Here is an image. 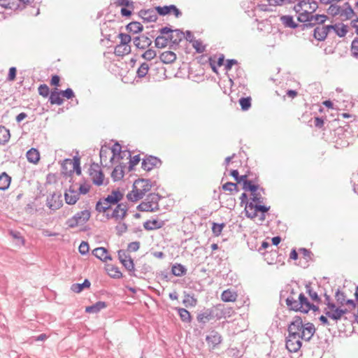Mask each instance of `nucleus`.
I'll use <instances>...</instances> for the list:
<instances>
[{
	"instance_id": "nucleus-1",
	"label": "nucleus",
	"mask_w": 358,
	"mask_h": 358,
	"mask_svg": "<svg viewBox=\"0 0 358 358\" xmlns=\"http://www.w3.org/2000/svg\"><path fill=\"white\" fill-rule=\"evenodd\" d=\"M124 197V193L119 189H113L106 197L101 198L96 203L95 209L99 213H105L112 205L119 203Z\"/></svg>"
},
{
	"instance_id": "nucleus-2",
	"label": "nucleus",
	"mask_w": 358,
	"mask_h": 358,
	"mask_svg": "<svg viewBox=\"0 0 358 358\" xmlns=\"http://www.w3.org/2000/svg\"><path fill=\"white\" fill-rule=\"evenodd\" d=\"M161 199L162 196L159 194H149L136 208L141 212H155L159 209V201Z\"/></svg>"
},
{
	"instance_id": "nucleus-3",
	"label": "nucleus",
	"mask_w": 358,
	"mask_h": 358,
	"mask_svg": "<svg viewBox=\"0 0 358 358\" xmlns=\"http://www.w3.org/2000/svg\"><path fill=\"white\" fill-rule=\"evenodd\" d=\"M91 213L89 210H83L76 213L73 217L69 218L66 224L69 228H75L78 225L85 224L90 218Z\"/></svg>"
},
{
	"instance_id": "nucleus-4",
	"label": "nucleus",
	"mask_w": 358,
	"mask_h": 358,
	"mask_svg": "<svg viewBox=\"0 0 358 358\" xmlns=\"http://www.w3.org/2000/svg\"><path fill=\"white\" fill-rule=\"evenodd\" d=\"M249 210H246V217L254 219L257 216L259 213V221L263 222L266 219V213L270 210V206L265 205H252V203L248 204Z\"/></svg>"
},
{
	"instance_id": "nucleus-5",
	"label": "nucleus",
	"mask_w": 358,
	"mask_h": 358,
	"mask_svg": "<svg viewBox=\"0 0 358 358\" xmlns=\"http://www.w3.org/2000/svg\"><path fill=\"white\" fill-rule=\"evenodd\" d=\"M303 328V324L301 317L299 315H296L289 324L287 331L290 336H292L294 338H299L301 334L299 332H302Z\"/></svg>"
},
{
	"instance_id": "nucleus-6",
	"label": "nucleus",
	"mask_w": 358,
	"mask_h": 358,
	"mask_svg": "<svg viewBox=\"0 0 358 358\" xmlns=\"http://www.w3.org/2000/svg\"><path fill=\"white\" fill-rule=\"evenodd\" d=\"M215 311V317L218 320L222 318L230 317L235 313L234 309L225 304H217L213 307Z\"/></svg>"
},
{
	"instance_id": "nucleus-7",
	"label": "nucleus",
	"mask_w": 358,
	"mask_h": 358,
	"mask_svg": "<svg viewBox=\"0 0 358 358\" xmlns=\"http://www.w3.org/2000/svg\"><path fill=\"white\" fill-rule=\"evenodd\" d=\"M162 162L161 159L157 157L149 155L147 157L143 159L141 163V167L146 171H150L154 168L159 167Z\"/></svg>"
},
{
	"instance_id": "nucleus-8",
	"label": "nucleus",
	"mask_w": 358,
	"mask_h": 358,
	"mask_svg": "<svg viewBox=\"0 0 358 358\" xmlns=\"http://www.w3.org/2000/svg\"><path fill=\"white\" fill-rule=\"evenodd\" d=\"M47 206L52 210H56L59 209L63 206V201L62 200V194H56L53 192L46 199Z\"/></svg>"
},
{
	"instance_id": "nucleus-9",
	"label": "nucleus",
	"mask_w": 358,
	"mask_h": 358,
	"mask_svg": "<svg viewBox=\"0 0 358 358\" xmlns=\"http://www.w3.org/2000/svg\"><path fill=\"white\" fill-rule=\"evenodd\" d=\"M89 173L94 185H103L104 176L102 171L99 169L98 164H93L89 169Z\"/></svg>"
},
{
	"instance_id": "nucleus-10",
	"label": "nucleus",
	"mask_w": 358,
	"mask_h": 358,
	"mask_svg": "<svg viewBox=\"0 0 358 358\" xmlns=\"http://www.w3.org/2000/svg\"><path fill=\"white\" fill-rule=\"evenodd\" d=\"M71 165L73 169L69 171V173L71 174L73 172H76L77 175L81 174V168H80V157L78 156H75L73 159H66L64 160V164H62L63 173L66 174L67 172H64L66 170V165Z\"/></svg>"
},
{
	"instance_id": "nucleus-11",
	"label": "nucleus",
	"mask_w": 358,
	"mask_h": 358,
	"mask_svg": "<svg viewBox=\"0 0 358 358\" xmlns=\"http://www.w3.org/2000/svg\"><path fill=\"white\" fill-rule=\"evenodd\" d=\"M116 207L111 213V217H114L116 220H123L126 217L128 211V206L127 203H119L115 204Z\"/></svg>"
},
{
	"instance_id": "nucleus-12",
	"label": "nucleus",
	"mask_w": 358,
	"mask_h": 358,
	"mask_svg": "<svg viewBox=\"0 0 358 358\" xmlns=\"http://www.w3.org/2000/svg\"><path fill=\"white\" fill-rule=\"evenodd\" d=\"M336 26H322V27H316L313 30V37L319 41H323L327 38L328 33L331 28H335Z\"/></svg>"
},
{
	"instance_id": "nucleus-13",
	"label": "nucleus",
	"mask_w": 358,
	"mask_h": 358,
	"mask_svg": "<svg viewBox=\"0 0 358 358\" xmlns=\"http://www.w3.org/2000/svg\"><path fill=\"white\" fill-rule=\"evenodd\" d=\"M285 345L289 352H296L301 348L302 343L300 341V338H294L292 336L288 335L285 340Z\"/></svg>"
},
{
	"instance_id": "nucleus-14",
	"label": "nucleus",
	"mask_w": 358,
	"mask_h": 358,
	"mask_svg": "<svg viewBox=\"0 0 358 358\" xmlns=\"http://www.w3.org/2000/svg\"><path fill=\"white\" fill-rule=\"evenodd\" d=\"M141 184V188L138 189L140 192H143V196L149 192L151 188L153 187L154 184L151 182L150 179H144V178H138L136 180L133 185V189L137 188V185Z\"/></svg>"
},
{
	"instance_id": "nucleus-15",
	"label": "nucleus",
	"mask_w": 358,
	"mask_h": 358,
	"mask_svg": "<svg viewBox=\"0 0 358 358\" xmlns=\"http://www.w3.org/2000/svg\"><path fill=\"white\" fill-rule=\"evenodd\" d=\"M316 329L314 324L311 322H308L303 325V328L302 332L300 334L299 338L306 341H310Z\"/></svg>"
},
{
	"instance_id": "nucleus-16",
	"label": "nucleus",
	"mask_w": 358,
	"mask_h": 358,
	"mask_svg": "<svg viewBox=\"0 0 358 358\" xmlns=\"http://www.w3.org/2000/svg\"><path fill=\"white\" fill-rule=\"evenodd\" d=\"M133 42L134 45L141 50H145L149 48L152 43L150 38L145 35H141L134 38Z\"/></svg>"
},
{
	"instance_id": "nucleus-17",
	"label": "nucleus",
	"mask_w": 358,
	"mask_h": 358,
	"mask_svg": "<svg viewBox=\"0 0 358 358\" xmlns=\"http://www.w3.org/2000/svg\"><path fill=\"white\" fill-rule=\"evenodd\" d=\"M138 15L143 19V22H154L158 18L156 10L152 9L141 10L138 12Z\"/></svg>"
},
{
	"instance_id": "nucleus-18",
	"label": "nucleus",
	"mask_w": 358,
	"mask_h": 358,
	"mask_svg": "<svg viewBox=\"0 0 358 358\" xmlns=\"http://www.w3.org/2000/svg\"><path fill=\"white\" fill-rule=\"evenodd\" d=\"M348 313V309L346 308H341L340 307H338L334 310V312H331L330 310H327V308H324V313L330 319L338 321L341 319L342 316L345 314Z\"/></svg>"
},
{
	"instance_id": "nucleus-19",
	"label": "nucleus",
	"mask_w": 358,
	"mask_h": 358,
	"mask_svg": "<svg viewBox=\"0 0 358 358\" xmlns=\"http://www.w3.org/2000/svg\"><path fill=\"white\" fill-rule=\"evenodd\" d=\"M79 194L70 187L68 190L64 192L65 202L69 205H74L79 199Z\"/></svg>"
},
{
	"instance_id": "nucleus-20",
	"label": "nucleus",
	"mask_w": 358,
	"mask_h": 358,
	"mask_svg": "<svg viewBox=\"0 0 358 358\" xmlns=\"http://www.w3.org/2000/svg\"><path fill=\"white\" fill-rule=\"evenodd\" d=\"M176 58L177 57L175 52L172 51H165L159 56L160 62H156L155 64L161 65V63L171 64L176 61Z\"/></svg>"
},
{
	"instance_id": "nucleus-21",
	"label": "nucleus",
	"mask_w": 358,
	"mask_h": 358,
	"mask_svg": "<svg viewBox=\"0 0 358 358\" xmlns=\"http://www.w3.org/2000/svg\"><path fill=\"white\" fill-rule=\"evenodd\" d=\"M258 178L257 176L254 178H249L248 181H245L243 185V189L246 192H250V193H253L259 190V185L257 184Z\"/></svg>"
},
{
	"instance_id": "nucleus-22",
	"label": "nucleus",
	"mask_w": 358,
	"mask_h": 358,
	"mask_svg": "<svg viewBox=\"0 0 358 358\" xmlns=\"http://www.w3.org/2000/svg\"><path fill=\"white\" fill-rule=\"evenodd\" d=\"M206 341L208 344H211L213 348L220 344L222 338L221 335L215 330L210 331L209 334L206 336Z\"/></svg>"
},
{
	"instance_id": "nucleus-23",
	"label": "nucleus",
	"mask_w": 358,
	"mask_h": 358,
	"mask_svg": "<svg viewBox=\"0 0 358 358\" xmlns=\"http://www.w3.org/2000/svg\"><path fill=\"white\" fill-rule=\"evenodd\" d=\"M92 255L102 262L112 260L111 256L108 254L107 249L103 247H99L93 250Z\"/></svg>"
},
{
	"instance_id": "nucleus-24",
	"label": "nucleus",
	"mask_w": 358,
	"mask_h": 358,
	"mask_svg": "<svg viewBox=\"0 0 358 358\" xmlns=\"http://www.w3.org/2000/svg\"><path fill=\"white\" fill-rule=\"evenodd\" d=\"M298 307L296 309H294L295 312H301L303 313V310H306V308H308L310 307V303L308 298L305 296L303 293H301L298 296Z\"/></svg>"
},
{
	"instance_id": "nucleus-25",
	"label": "nucleus",
	"mask_w": 358,
	"mask_h": 358,
	"mask_svg": "<svg viewBox=\"0 0 358 358\" xmlns=\"http://www.w3.org/2000/svg\"><path fill=\"white\" fill-rule=\"evenodd\" d=\"M164 221L154 219L152 220H147L143 223V227L147 231H152L161 229L164 225Z\"/></svg>"
},
{
	"instance_id": "nucleus-26",
	"label": "nucleus",
	"mask_w": 358,
	"mask_h": 358,
	"mask_svg": "<svg viewBox=\"0 0 358 358\" xmlns=\"http://www.w3.org/2000/svg\"><path fill=\"white\" fill-rule=\"evenodd\" d=\"M61 96V90H58L57 88H55V90H52L49 95L50 103L52 105L56 104L57 106H61L64 102V100Z\"/></svg>"
},
{
	"instance_id": "nucleus-27",
	"label": "nucleus",
	"mask_w": 358,
	"mask_h": 358,
	"mask_svg": "<svg viewBox=\"0 0 358 358\" xmlns=\"http://www.w3.org/2000/svg\"><path fill=\"white\" fill-rule=\"evenodd\" d=\"M280 22L285 27L290 29H299V24L296 23L294 20V17L289 15H282L280 18Z\"/></svg>"
},
{
	"instance_id": "nucleus-28",
	"label": "nucleus",
	"mask_w": 358,
	"mask_h": 358,
	"mask_svg": "<svg viewBox=\"0 0 358 358\" xmlns=\"http://www.w3.org/2000/svg\"><path fill=\"white\" fill-rule=\"evenodd\" d=\"M215 317L214 308L208 309L203 313H201L197 315V320L200 323L206 324L211 319Z\"/></svg>"
},
{
	"instance_id": "nucleus-29",
	"label": "nucleus",
	"mask_w": 358,
	"mask_h": 358,
	"mask_svg": "<svg viewBox=\"0 0 358 358\" xmlns=\"http://www.w3.org/2000/svg\"><path fill=\"white\" fill-rule=\"evenodd\" d=\"M106 307L107 304L106 302L99 301L92 306H87L85 312L87 313H97Z\"/></svg>"
},
{
	"instance_id": "nucleus-30",
	"label": "nucleus",
	"mask_w": 358,
	"mask_h": 358,
	"mask_svg": "<svg viewBox=\"0 0 358 358\" xmlns=\"http://www.w3.org/2000/svg\"><path fill=\"white\" fill-rule=\"evenodd\" d=\"M28 162L37 164L40 159V154L36 148H31L26 154Z\"/></svg>"
},
{
	"instance_id": "nucleus-31",
	"label": "nucleus",
	"mask_w": 358,
	"mask_h": 358,
	"mask_svg": "<svg viewBox=\"0 0 358 358\" xmlns=\"http://www.w3.org/2000/svg\"><path fill=\"white\" fill-rule=\"evenodd\" d=\"M11 182V177L6 172L0 174V190L5 191L8 189Z\"/></svg>"
},
{
	"instance_id": "nucleus-32",
	"label": "nucleus",
	"mask_w": 358,
	"mask_h": 358,
	"mask_svg": "<svg viewBox=\"0 0 358 358\" xmlns=\"http://www.w3.org/2000/svg\"><path fill=\"white\" fill-rule=\"evenodd\" d=\"M171 273L173 275L181 277L187 273V268L181 264H175L171 267Z\"/></svg>"
},
{
	"instance_id": "nucleus-33",
	"label": "nucleus",
	"mask_w": 358,
	"mask_h": 358,
	"mask_svg": "<svg viewBox=\"0 0 358 358\" xmlns=\"http://www.w3.org/2000/svg\"><path fill=\"white\" fill-rule=\"evenodd\" d=\"M91 282L88 279H85L82 283H74L71 285V289L75 293H80L85 288H90Z\"/></svg>"
},
{
	"instance_id": "nucleus-34",
	"label": "nucleus",
	"mask_w": 358,
	"mask_h": 358,
	"mask_svg": "<svg viewBox=\"0 0 358 358\" xmlns=\"http://www.w3.org/2000/svg\"><path fill=\"white\" fill-rule=\"evenodd\" d=\"M126 29L129 32H131L133 34H138L143 31V27L140 22L134 21V22H129L126 26Z\"/></svg>"
},
{
	"instance_id": "nucleus-35",
	"label": "nucleus",
	"mask_w": 358,
	"mask_h": 358,
	"mask_svg": "<svg viewBox=\"0 0 358 358\" xmlns=\"http://www.w3.org/2000/svg\"><path fill=\"white\" fill-rule=\"evenodd\" d=\"M237 294L230 289H227L222 292L221 299L224 302H233L236 300Z\"/></svg>"
},
{
	"instance_id": "nucleus-36",
	"label": "nucleus",
	"mask_w": 358,
	"mask_h": 358,
	"mask_svg": "<svg viewBox=\"0 0 358 358\" xmlns=\"http://www.w3.org/2000/svg\"><path fill=\"white\" fill-rule=\"evenodd\" d=\"M124 165L120 164V165L115 166L112 171L111 177L114 181H117L121 180L124 177V171L123 168Z\"/></svg>"
},
{
	"instance_id": "nucleus-37",
	"label": "nucleus",
	"mask_w": 358,
	"mask_h": 358,
	"mask_svg": "<svg viewBox=\"0 0 358 358\" xmlns=\"http://www.w3.org/2000/svg\"><path fill=\"white\" fill-rule=\"evenodd\" d=\"M143 197V192L141 193L138 188H132V190L127 194V199L132 202H136Z\"/></svg>"
},
{
	"instance_id": "nucleus-38",
	"label": "nucleus",
	"mask_w": 358,
	"mask_h": 358,
	"mask_svg": "<svg viewBox=\"0 0 358 358\" xmlns=\"http://www.w3.org/2000/svg\"><path fill=\"white\" fill-rule=\"evenodd\" d=\"M108 274L113 278L119 279L122 277V273L119 268L113 265H108L106 268Z\"/></svg>"
},
{
	"instance_id": "nucleus-39",
	"label": "nucleus",
	"mask_w": 358,
	"mask_h": 358,
	"mask_svg": "<svg viewBox=\"0 0 358 358\" xmlns=\"http://www.w3.org/2000/svg\"><path fill=\"white\" fill-rule=\"evenodd\" d=\"M121 264L129 272L130 275L136 276L135 274L134 260L131 259V256L128 257V259L122 261Z\"/></svg>"
},
{
	"instance_id": "nucleus-40",
	"label": "nucleus",
	"mask_w": 358,
	"mask_h": 358,
	"mask_svg": "<svg viewBox=\"0 0 358 358\" xmlns=\"http://www.w3.org/2000/svg\"><path fill=\"white\" fill-rule=\"evenodd\" d=\"M131 52L130 45L118 44L115 48V54L117 56L122 57L125 55L129 54Z\"/></svg>"
},
{
	"instance_id": "nucleus-41",
	"label": "nucleus",
	"mask_w": 358,
	"mask_h": 358,
	"mask_svg": "<svg viewBox=\"0 0 358 358\" xmlns=\"http://www.w3.org/2000/svg\"><path fill=\"white\" fill-rule=\"evenodd\" d=\"M10 138L9 129L4 126H0V145H5Z\"/></svg>"
},
{
	"instance_id": "nucleus-42",
	"label": "nucleus",
	"mask_w": 358,
	"mask_h": 358,
	"mask_svg": "<svg viewBox=\"0 0 358 358\" xmlns=\"http://www.w3.org/2000/svg\"><path fill=\"white\" fill-rule=\"evenodd\" d=\"M178 315L183 322H190L192 321V316L190 313L183 308H176Z\"/></svg>"
},
{
	"instance_id": "nucleus-43",
	"label": "nucleus",
	"mask_w": 358,
	"mask_h": 358,
	"mask_svg": "<svg viewBox=\"0 0 358 358\" xmlns=\"http://www.w3.org/2000/svg\"><path fill=\"white\" fill-rule=\"evenodd\" d=\"M341 27H339V24H329V26H336L335 28H331V30H334L337 36L339 37H344L348 31V26L344 24H341Z\"/></svg>"
},
{
	"instance_id": "nucleus-44",
	"label": "nucleus",
	"mask_w": 358,
	"mask_h": 358,
	"mask_svg": "<svg viewBox=\"0 0 358 358\" xmlns=\"http://www.w3.org/2000/svg\"><path fill=\"white\" fill-rule=\"evenodd\" d=\"M169 38L164 36H158L155 40V45L157 48H164L167 46Z\"/></svg>"
},
{
	"instance_id": "nucleus-45",
	"label": "nucleus",
	"mask_w": 358,
	"mask_h": 358,
	"mask_svg": "<svg viewBox=\"0 0 358 358\" xmlns=\"http://www.w3.org/2000/svg\"><path fill=\"white\" fill-rule=\"evenodd\" d=\"M150 69V65L146 62H143L136 71L137 76L140 78H144Z\"/></svg>"
},
{
	"instance_id": "nucleus-46",
	"label": "nucleus",
	"mask_w": 358,
	"mask_h": 358,
	"mask_svg": "<svg viewBox=\"0 0 358 358\" xmlns=\"http://www.w3.org/2000/svg\"><path fill=\"white\" fill-rule=\"evenodd\" d=\"M251 196L252 198L250 203H252V205H262V203H263L264 199L260 192L257 190V192L251 193Z\"/></svg>"
},
{
	"instance_id": "nucleus-47",
	"label": "nucleus",
	"mask_w": 358,
	"mask_h": 358,
	"mask_svg": "<svg viewBox=\"0 0 358 358\" xmlns=\"http://www.w3.org/2000/svg\"><path fill=\"white\" fill-rule=\"evenodd\" d=\"M297 301L295 297L292 295H289L285 298L286 305L290 310L294 311V309H296L298 307Z\"/></svg>"
},
{
	"instance_id": "nucleus-48",
	"label": "nucleus",
	"mask_w": 358,
	"mask_h": 358,
	"mask_svg": "<svg viewBox=\"0 0 358 358\" xmlns=\"http://www.w3.org/2000/svg\"><path fill=\"white\" fill-rule=\"evenodd\" d=\"M155 10L160 16H166L171 14V5L169 6H158L155 7Z\"/></svg>"
},
{
	"instance_id": "nucleus-49",
	"label": "nucleus",
	"mask_w": 358,
	"mask_h": 358,
	"mask_svg": "<svg viewBox=\"0 0 358 358\" xmlns=\"http://www.w3.org/2000/svg\"><path fill=\"white\" fill-rule=\"evenodd\" d=\"M313 14L312 12H309L308 10H304L299 14L297 17V20L300 22H306L309 21H312Z\"/></svg>"
},
{
	"instance_id": "nucleus-50",
	"label": "nucleus",
	"mask_w": 358,
	"mask_h": 358,
	"mask_svg": "<svg viewBox=\"0 0 358 358\" xmlns=\"http://www.w3.org/2000/svg\"><path fill=\"white\" fill-rule=\"evenodd\" d=\"M306 292L308 293V294L313 301H316L317 303L321 302V298L318 296L316 292L313 290L310 286V283L306 285Z\"/></svg>"
},
{
	"instance_id": "nucleus-51",
	"label": "nucleus",
	"mask_w": 358,
	"mask_h": 358,
	"mask_svg": "<svg viewBox=\"0 0 358 358\" xmlns=\"http://www.w3.org/2000/svg\"><path fill=\"white\" fill-rule=\"evenodd\" d=\"M251 101L250 96L241 97L238 100L241 109L244 111L248 110L251 107Z\"/></svg>"
},
{
	"instance_id": "nucleus-52",
	"label": "nucleus",
	"mask_w": 358,
	"mask_h": 358,
	"mask_svg": "<svg viewBox=\"0 0 358 358\" xmlns=\"http://www.w3.org/2000/svg\"><path fill=\"white\" fill-rule=\"evenodd\" d=\"M167 35L168 36L166 38H169V41L171 42L169 48L171 49L176 50V48L179 45L180 43L181 42V38H175V35L173 33H170Z\"/></svg>"
},
{
	"instance_id": "nucleus-53",
	"label": "nucleus",
	"mask_w": 358,
	"mask_h": 358,
	"mask_svg": "<svg viewBox=\"0 0 358 358\" xmlns=\"http://www.w3.org/2000/svg\"><path fill=\"white\" fill-rule=\"evenodd\" d=\"M197 300L190 294H185V299L182 301V303L186 306H195L196 305Z\"/></svg>"
},
{
	"instance_id": "nucleus-54",
	"label": "nucleus",
	"mask_w": 358,
	"mask_h": 358,
	"mask_svg": "<svg viewBox=\"0 0 358 358\" xmlns=\"http://www.w3.org/2000/svg\"><path fill=\"white\" fill-rule=\"evenodd\" d=\"M340 15L341 16L345 17V20H350L354 15H355V13L352 7L345 8L343 9L341 8Z\"/></svg>"
},
{
	"instance_id": "nucleus-55",
	"label": "nucleus",
	"mask_w": 358,
	"mask_h": 358,
	"mask_svg": "<svg viewBox=\"0 0 358 358\" xmlns=\"http://www.w3.org/2000/svg\"><path fill=\"white\" fill-rule=\"evenodd\" d=\"M225 227V224L222 223H213L212 226V231L214 236H218L221 234L224 227Z\"/></svg>"
},
{
	"instance_id": "nucleus-56",
	"label": "nucleus",
	"mask_w": 358,
	"mask_h": 358,
	"mask_svg": "<svg viewBox=\"0 0 358 358\" xmlns=\"http://www.w3.org/2000/svg\"><path fill=\"white\" fill-rule=\"evenodd\" d=\"M156 56L157 52L152 48L147 50L141 55V57L147 61H151L152 59L155 58Z\"/></svg>"
},
{
	"instance_id": "nucleus-57",
	"label": "nucleus",
	"mask_w": 358,
	"mask_h": 358,
	"mask_svg": "<svg viewBox=\"0 0 358 358\" xmlns=\"http://www.w3.org/2000/svg\"><path fill=\"white\" fill-rule=\"evenodd\" d=\"M350 52H351V55L353 57L358 59V38H355L352 41L351 47H350Z\"/></svg>"
},
{
	"instance_id": "nucleus-58",
	"label": "nucleus",
	"mask_w": 358,
	"mask_h": 358,
	"mask_svg": "<svg viewBox=\"0 0 358 358\" xmlns=\"http://www.w3.org/2000/svg\"><path fill=\"white\" fill-rule=\"evenodd\" d=\"M38 94L43 97H48L50 95V88L46 84H41L38 88Z\"/></svg>"
},
{
	"instance_id": "nucleus-59",
	"label": "nucleus",
	"mask_w": 358,
	"mask_h": 358,
	"mask_svg": "<svg viewBox=\"0 0 358 358\" xmlns=\"http://www.w3.org/2000/svg\"><path fill=\"white\" fill-rule=\"evenodd\" d=\"M341 6L336 4H331L327 9V13L333 17L336 16L341 13Z\"/></svg>"
},
{
	"instance_id": "nucleus-60",
	"label": "nucleus",
	"mask_w": 358,
	"mask_h": 358,
	"mask_svg": "<svg viewBox=\"0 0 358 358\" xmlns=\"http://www.w3.org/2000/svg\"><path fill=\"white\" fill-rule=\"evenodd\" d=\"M192 44L197 53H203L205 51L206 47L201 41L194 40Z\"/></svg>"
},
{
	"instance_id": "nucleus-61",
	"label": "nucleus",
	"mask_w": 358,
	"mask_h": 358,
	"mask_svg": "<svg viewBox=\"0 0 358 358\" xmlns=\"http://www.w3.org/2000/svg\"><path fill=\"white\" fill-rule=\"evenodd\" d=\"M268 4L273 6H282L284 4H292L293 1L290 0H267Z\"/></svg>"
},
{
	"instance_id": "nucleus-62",
	"label": "nucleus",
	"mask_w": 358,
	"mask_h": 358,
	"mask_svg": "<svg viewBox=\"0 0 358 358\" xmlns=\"http://www.w3.org/2000/svg\"><path fill=\"white\" fill-rule=\"evenodd\" d=\"M327 16L326 15L322 14H316L313 15L312 21H315V24L317 23L319 24H323L325 21L327 20Z\"/></svg>"
},
{
	"instance_id": "nucleus-63",
	"label": "nucleus",
	"mask_w": 358,
	"mask_h": 358,
	"mask_svg": "<svg viewBox=\"0 0 358 358\" xmlns=\"http://www.w3.org/2000/svg\"><path fill=\"white\" fill-rule=\"evenodd\" d=\"M336 299L338 303L341 306H343L345 302V294L344 292L338 289L335 294Z\"/></svg>"
},
{
	"instance_id": "nucleus-64",
	"label": "nucleus",
	"mask_w": 358,
	"mask_h": 358,
	"mask_svg": "<svg viewBox=\"0 0 358 358\" xmlns=\"http://www.w3.org/2000/svg\"><path fill=\"white\" fill-rule=\"evenodd\" d=\"M118 37L120 39V44H122V45H129V43L131 41V36L127 34L120 33V34H119Z\"/></svg>"
}]
</instances>
